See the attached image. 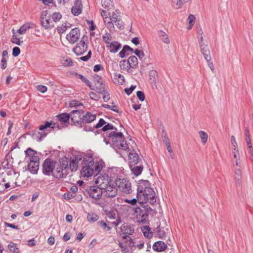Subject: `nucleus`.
Returning a JSON list of instances; mask_svg holds the SVG:
<instances>
[{
	"mask_svg": "<svg viewBox=\"0 0 253 253\" xmlns=\"http://www.w3.org/2000/svg\"><path fill=\"white\" fill-rule=\"evenodd\" d=\"M107 137L108 143H111L114 148L120 150L122 153L128 154L129 166L138 163L137 162H142V160L134 150L136 144L133 142H132V145L127 143L122 132L113 131L109 133Z\"/></svg>",
	"mask_w": 253,
	"mask_h": 253,
	"instance_id": "obj_1",
	"label": "nucleus"
},
{
	"mask_svg": "<svg viewBox=\"0 0 253 253\" xmlns=\"http://www.w3.org/2000/svg\"><path fill=\"white\" fill-rule=\"evenodd\" d=\"M100 10L104 23L110 32H113L115 31L114 25L120 29L124 28V24L122 20L121 13L119 10H115L111 14L108 13L107 10Z\"/></svg>",
	"mask_w": 253,
	"mask_h": 253,
	"instance_id": "obj_2",
	"label": "nucleus"
},
{
	"mask_svg": "<svg viewBox=\"0 0 253 253\" xmlns=\"http://www.w3.org/2000/svg\"><path fill=\"white\" fill-rule=\"evenodd\" d=\"M149 186L150 183L148 180H143L138 183L137 194L140 203L149 202L150 204H154L156 202L155 192Z\"/></svg>",
	"mask_w": 253,
	"mask_h": 253,
	"instance_id": "obj_3",
	"label": "nucleus"
},
{
	"mask_svg": "<svg viewBox=\"0 0 253 253\" xmlns=\"http://www.w3.org/2000/svg\"><path fill=\"white\" fill-rule=\"evenodd\" d=\"M103 167L102 163L96 162L94 163L90 157L84 158L83 166L81 170L82 175L89 177L95 174L96 175L101 171Z\"/></svg>",
	"mask_w": 253,
	"mask_h": 253,
	"instance_id": "obj_4",
	"label": "nucleus"
},
{
	"mask_svg": "<svg viewBox=\"0 0 253 253\" xmlns=\"http://www.w3.org/2000/svg\"><path fill=\"white\" fill-rule=\"evenodd\" d=\"M70 117V115L66 113L58 115L57 116L58 119V122L54 123L53 122H46L44 125L40 126V129L41 130H42L47 127L52 128L53 129L58 128L60 129L68 126Z\"/></svg>",
	"mask_w": 253,
	"mask_h": 253,
	"instance_id": "obj_5",
	"label": "nucleus"
},
{
	"mask_svg": "<svg viewBox=\"0 0 253 253\" xmlns=\"http://www.w3.org/2000/svg\"><path fill=\"white\" fill-rule=\"evenodd\" d=\"M55 169L52 173V175L57 178H61L67 175L69 169V161L66 157L62 159L60 164L55 165Z\"/></svg>",
	"mask_w": 253,
	"mask_h": 253,
	"instance_id": "obj_6",
	"label": "nucleus"
},
{
	"mask_svg": "<svg viewBox=\"0 0 253 253\" xmlns=\"http://www.w3.org/2000/svg\"><path fill=\"white\" fill-rule=\"evenodd\" d=\"M115 184L124 193L129 194L131 192V185L129 181L126 178H117Z\"/></svg>",
	"mask_w": 253,
	"mask_h": 253,
	"instance_id": "obj_7",
	"label": "nucleus"
},
{
	"mask_svg": "<svg viewBox=\"0 0 253 253\" xmlns=\"http://www.w3.org/2000/svg\"><path fill=\"white\" fill-rule=\"evenodd\" d=\"M55 165H56V162L54 160L49 158L45 159L42 165L43 173L45 175H50L53 173Z\"/></svg>",
	"mask_w": 253,
	"mask_h": 253,
	"instance_id": "obj_8",
	"label": "nucleus"
},
{
	"mask_svg": "<svg viewBox=\"0 0 253 253\" xmlns=\"http://www.w3.org/2000/svg\"><path fill=\"white\" fill-rule=\"evenodd\" d=\"M83 114L84 112L82 110H74L71 112V120L76 126H83Z\"/></svg>",
	"mask_w": 253,
	"mask_h": 253,
	"instance_id": "obj_9",
	"label": "nucleus"
},
{
	"mask_svg": "<svg viewBox=\"0 0 253 253\" xmlns=\"http://www.w3.org/2000/svg\"><path fill=\"white\" fill-rule=\"evenodd\" d=\"M47 11H43L42 12L41 18V24L42 26L45 29H50L54 26L53 22L51 20L50 17L47 16Z\"/></svg>",
	"mask_w": 253,
	"mask_h": 253,
	"instance_id": "obj_10",
	"label": "nucleus"
},
{
	"mask_svg": "<svg viewBox=\"0 0 253 253\" xmlns=\"http://www.w3.org/2000/svg\"><path fill=\"white\" fill-rule=\"evenodd\" d=\"M89 197L95 200L99 199L103 192V189L99 186H91L87 190Z\"/></svg>",
	"mask_w": 253,
	"mask_h": 253,
	"instance_id": "obj_11",
	"label": "nucleus"
},
{
	"mask_svg": "<svg viewBox=\"0 0 253 253\" xmlns=\"http://www.w3.org/2000/svg\"><path fill=\"white\" fill-rule=\"evenodd\" d=\"M117 187L116 184L114 185L113 183H110L105 187L103 190H104L103 192L105 196L110 198L116 196L118 194V188Z\"/></svg>",
	"mask_w": 253,
	"mask_h": 253,
	"instance_id": "obj_12",
	"label": "nucleus"
},
{
	"mask_svg": "<svg viewBox=\"0 0 253 253\" xmlns=\"http://www.w3.org/2000/svg\"><path fill=\"white\" fill-rule=\"evenodd\" d=\"M95 182L98 185V186L102 189L104 188L105 187L111 183L109 177L106 174L103 175L100 174L96 178Z\"/></svg>",
	"mask_w": 253,
	"mask_h": 253,
	"instance_id": "obj_13",
	"label": "nucleus"
},
{
	"mask_svg": "<svg viewBox=\"0 0 253 253\" xmlns=\"http://www.w3.org/2000/svg\"><path fill=\"white\" fill-rule=\"evenodd\" d=\"M80 37V30L76 28L71 30L70 33L67 35L66 39L71 43H74Z\"/></svg>",
	"mask_w": 253,
	"mask_h": 253,
	"instance_id": "obj_14",
	"label": "nucleus"
},
{
	"mask_svg": "<svg viewBox=\"0 0 253 253\" xmlns=\"http://www.w3.org/2000/svg\"><path fill=\"white\" fill-rule=\"evenodd\" d=\"M84 37L80 42L78 43L73 48L74 52L77 55L83 54L87 49V44L84 40Z\"/></svg>",
	"mask_w": 253,
	"mask_h": 253,
	"instance_id": "obj_15",
	"label": "nucleus"
},
{
	"mask_svg": "<svg viewBox=\"0 0 253 253\" xmlns=\"http://www.w3.org/2000/svg\"><path fill=\"white\" fill-rule=\"evenodd\" d=\"M39 157H34L30 160L28 165L29 170L33 173H36L39 168Z\"/></svg>",
	"mask_w": 253,
	"mask_h": 253,
	"instance_id": "obj_16",
	"label": "nucleus"
},
{
	"mask_svg": "<svg viewBox=\"0 0 253 253\" xmlns=\"http://www.w3.org/2000/svg\"><path fill=\"white\" fill-rule=\"evenodd\" d=\"M93 81L97 91L101 94L105 93V84H103L101 78L98 75H94Z\"/></svg>",
	"mask_w": 253,
	"mask_h": 253,
	"instance_id": "obj_17",
	"label": "nucleus"
},
{
	"mask_svg": "<svg viewBox=\"0 0 253 253\" xmlns=\"http://www.w3.org/2000/svg\"><path fill=\"white\" fill-rule=\"evenodd\" d=\"M121 231L123 235V238L126 239L129 235H132L133 233L134 229L133 226L124 223L121 226Z\"/></svg>",
	"mask_w": 253,
	"mask_h": 253,
	"instance_id": "obj_18",
	"label": "nucleus"
},
{
	"mask_svg": "<svg viewBox=\"0 0 253 253\" xmlns=\"http://www.w3.org/2000/svg\"><path fill=\"white\" fill-rule=\"evenodd\" d=\"M137 163L135 165H131L129 166L132 173L136 176L140 175L143 169L142 162H137Z\"/></svg>",
	"mask_w": 253,
	"mask_h": 253,
	"instance_id": "obj_19",
	"label": "nucleus"
},
{
	"mask_svg": "<svg viewBox=\"0 0 253 253\" xmlns=\"http://www.w3.org/2000/svg\"><path fill=\"white\" fill-rule=\"evenodd\" d=\"M82 10V2L80 0H76L74 2V5L71 9L72 13L74 15H79Z\"/></svg>",
	"mask_w": 253,
	"mask_h": 253,
	"instance_id": "obj_20",
	"label": "nucleus"
},
{
	"mask_svg": "<svg viewBox=\"0 0 253 253\" xmlns=\"http://www.w3.org/2000/svg\"><path fill=\"white\" fill-rule=\"evenodd\" d=\"M46 128L44 129L41 131L35 130L33 131L32 137L33 139L36 140L38 141H40L42 140V139L44 137H45L47 134V132L46 130ZM41 131V130L39 129Z\"/></svg>",
	"mask_w": 253,
	"mask_h": 253,
	"instance_id": "obj_21",
	"label": "nucleus"
},
{
	"mask_svg": "<svg viewBox=\"0 0 253 253\" xmlns=\"http://www.w3.org/2000/svg\"><path fill=\"white\" fill-rule=\"evenodd\" d=\"M106 46L110 52L115 53L121 48V44L118 42H113Z\"/></svg>",
	"mask_w": 253,
	"mask_h": 253,
	"instance_id": "obj_22",
	"label": "nucleus"
},
{
	"mask_svg": "<svg viewBox=\"0 0 253 253\" xmlns=\"http://www.w3.org/2000/svg\"><path fill=\"white\" fill-rule=\"evenodd\" d=\"M96 115L90 112H87L83 115V124L90 123L96 119Z\"/></svg>",
	"mask_w": 253,
	"mask_h": 253,
	"instance_id": "obj_23",
	"label": "nucleus"
},
{
	"mask_svg": "<svg viewBox=\"0 0 253 253\" xmlns=\"http://www.w3.org/2000/svg\"><path fill=\"white\" fill-rule=\"evenodd\" d=\"M167 244L163 241H158L154 243L153 249L157 252H162L166 249Z\"/></svg>",
	"mask_w": 253,
	"mask_h": 253,
	"instance_id": "obj_24",
	"label": "nucleus"
},
{
	"mask_svg": "<svg viewBox=\"0 0 253 253\" xmlns=\"http://www.w3.org/2000/svg\"><path fill=\"white\" fill-rule=\"evenodd\" d=\"M82 160V158L80 156H76L75 158L71 160L70 165L69 168L71 171H76L77 169L78 163Z\"/></svg>",
	"mask_w": 253,
	"mask_h": 253,
	"instance_id": "obj_25",
	"label": "nucleus"
},
{
	"mask_svg": "<svg viewBox=\"0 0 253 253\" xmlns=\"http://www.w3.org/2000/svg\"><path fill=\"white\" fill-rule=\"evenodd\" d=\"M200 50L205 60L207 61H211V58L208 46L202 45V47L200 48Z\"/></svg>",
	"mask_w": 253,
	"mask_h": 253,
	"instance_id": "obj_26",
	"label": "nucleus"
},
{
	"mask_svg": "<svg viewBox=\"0 0 253 253\" xmlns=\"http://www.w3.org/2000/svg\"><path fill=\"white\" fill-rule=\"evenodd\" d=\"M156 231L157 233V236L160 238L163 239L166 237L167 233L168 231V228L167 227H161L159 225L156 228Z\"/></svg>",
	"mask_w": 253,
	"mask_h": 253,
	"instance_id": "obj_27",
	"label": "nucleus"
},
{
	"mask_svg": "<svg viewBox=\"0 0 253 253\" xmlns=\"http://www.w3.org/2000/svg\"><path fill=\"white\" fill-rule=\"evenodd\" d=\"M34 26L35 25L32 23H26L20 28L17 32L21 35H23L28 30L34 28Z\"/></svg>",
	"mask_w": 253,
	"mask_h": 253,
	"instance_id": "obj_28",
	"label": "nucleus"
},
{
	"mask_svg": "<svg viewBox=\"0 0 253 253\" xmlns=\"http://www.w3.org/2000/svg\"><path fill=\"white\" fill-rule=\"evenodd\" d=\"M232 152L234 158L235 159L234 166L236 168H241V161L239 150H237V151H235V150H232Z\"/></svg>",
	"mask_w": 253,
	"mask_h": 253,
	"instance_id": "obj_29",
	"label": "nucleus"
},
{
	"mask_svg": "<svg viewBox=\"0 0 253 253\" xmlns=\"http://www.w3.org/2000/svg\"><path fill=\"white\" fill-rule=\"evenodd\" d=\"M113 81L115 84H123L125 82V79L122 75L115 74L114 76Z\"/></svg>",
	"mask_w": 253,
	"mask_h": 253,
	"instance_id": "obj_30",
	"label": "nucleus"
},
{
	"mask_svg": "<svg viewBox=\"0 0 253 253\" xmlns=\"http://www.w3.org/2000/svg\"><path fill=\"white\" fill-rule=\"evenodd\" d=\"M189 0H171L173 7L176 9L180 8L184 3Z\"/></svg>",
	"mask_w": 253,
	"mask_h": 253,
	"instance_id": "obj_31",
	"label": "nucleus"
},
{
	"mask_svg": "<svg viewBox=\"0 0 253 253\" xmlns=\"http://www.w3.org/2000/svg\"><path fill=\"white\" fill-rule=\"evenodd\" d=\"M127 61L129 63V66L132 69L136 68L138 65L137 58L134 55L130 56Z\"/></svg>",
	"mask_w": 253,
	"mask_h": 253,
	"instance_id": "obj_32",
	"label": "nucleus"
},
{
	"mask_svg": "<svg viewBox=\"0 0 253 253\" xmlns=\"http://www.w3.org/2000/svg\"><path fill=\"white\" fill-rule=\"evenodd\" d=\"M25 154L26 157L28 158L29 161L32 160V158H34V157H38L37 156V152L31 148L27 149V150L25 151Z\"/></svg>",
	"mask_w": 253,
	"mask_h": 253,
	"instance_id": "obj_33",
	"label": "nucleus"
},
{
	"mask_svg": "<svg viewBox=\"0 0 253 253\" xmlns=\"http://www.w3.org/2000/svg\"><path fill=\"white\" fill-rule=\"evenodd\" d=\"M141 231L145 237L151 238L152 237V233L150 231V228L149 226H144L141 228Z\"/></svg>",
	"mask_w": 253,
	"mask_h": 253,
	"instance_id": "obj_34",
	"label": "nucleus"
},
{
	"mask_svg": "<svg viewBox=\"0 0 253 253\" xmlns=\"http://www.w3.org/2000/svg\"><path fill=\"white\" fill-rule=\"evenodd\" d=\"M102 6L107 9H110L113 7V1L112 0H101Z\"/></svg>",
	"mask_w": 253,
	"mask_h": 253,
	"instance_id": "obj_35",
	"label": "nucleus"
},
{
	"mask_svg": "<svg viewBox=\"0 0 253 253\" xmlns=\"http://www.w3.org/2000/svg\"><path fill=\"white\" fill-rule=\"evenodd\" d=\"M129 63L128 61L125 60H122L120 62V66L122 70L128 72V71L131 68L128 65Z\"/></svg>",
	"mask_w": 253,
	"mask_h": 253,
	"instance_id": "obj_36",
	"label": "nucleus"
},
{
	"mask_svg": "<svg viewBox=\"0 0 253 253\" xmlns=\"http://www.w3.org/2000/svg\"><path fill=\"white\" fill-rule=\"evenodd\" d=\"M199 134L201 138L202 143L203 145H205L208 141V134L206 132L201 130L199 132Z\"/></svg>",
	"mask_w": 253,
	"mask_h": 253,
	"instance_id": "obj_37",
	"label": "nucleus"
},
{
	"mask_svg": "<svg viewBox=\"0 0 253 253\" xmlns=\"http://www.w3.org/2000/svg\"><path fill=\"white\" fill-rule=\"evenodd\" d=\"M159 35L161 40L166 43L169 44L170 42L169 40L167 34L163 31L159 32Z\"/></svg>",
	"mask_w": 253,
	"mask_h": 253,
	"instance_id": "obj_38",
	"label": "nucleus"
},
{
	"mask_svg": "<svg viewBox=\"0 0 253 253\" xmlns=\"http://www.w3.org/2000/svg\"><path fill=\"white\" fill-rule=\"evenodd\" d=\"M61 63L64 66H71L73 65L72 59L68 57H63L61 59Z\"/></svg>",
	"mask_w": 253,
	"mask_h": 253,
	"instance_id": "obj_39",
	"label": "nucleus"
},
{
	"mask_svg": "<svg viewBox=\"0 0 253 253\" xmlns=\"http://www.w3.org/2000/svg\"><path fill=\"white\" fill-rule=\"evenodd\" d=\"M12 32L13 33V36L11 38V41L12 43H14L17 45H20L23 42H21L16 35L15 31L14 29L12 30Z\"/></svg>",
	"mask_w": 253,
	"mask_h": 253,
	"instance_id": "obj_40",
	"label": "nucleus"
},
{
	"mask_svg": "<svg viewBox=\"0 0 253 253\" xmlns=\"http://www.w3.org/2000/svg\"><path fill=\"white\" fill-rule=\"evenodd\" d=\"M8 159L10 160L9 156H6L4 160L2 163V166L4 169H9L12 167L11 164L9 162Z\"/></svg>",
	"mask_w": 253,
	"mask_h": 253,
	"instance_id": "obj_41",
	"label": "nucleus"
},
{
	"mask_svg": "<svg viewBox=\"0 0 253 253\" xmlns=\"http://www.w3.org/2000/svg\"><path fill=\"white\" fill-rule=\"evenodd\" d=\"M124 201L126 203H128L129 204H130L132 206L135 205L137 202L140 203L139 198H138V195L137 194V196H136V198H133V199H131V200H129V199H125L124 200Z\"/></svg>",
	"mask_w": 253,
	"mask_h": 253,
	"instance_id": "obj_42",
	"label": "nucleus"
},
{
	"mask_svg": "<svg viewBox=\"0 0 253 253\" xmlns=\"http://www.w3.org/2000/svg\"><path fill=\"white\" fill-rule=\"evenodd\" d=\"M8 248L10 252L13 253H19V249L17 248L16 244L13 242L10 243L8 245Z\"/></svg>",
	"mask_w": 253,
	"mask_h": 253,
	"instance_id": "obj_43",
	"label": "nucleus"
},
{
	"mask_svg": "<svg viewBox=\"0 0 253 253\" xmlns=\"http://www.w3.org/2000/svg\"><path fill=\"white\" fill-rule=\"evenodd\" d=\"M50 17L53 20V22H57L62 18V15L59 12H54L51 16Z\"/></svg>",
	"mask_w": 253,
	"mask_h": 253,
	"instance_id": "obj_44",
	"label": "nucleus"
},
{
	"mask_svg": "<svg viewBox=\"0 0 253 253\" xmlns=\"http://www.w3.org/2000/svg\"><path fill=\"white\" fill-rule=\"evenodd\" d=\"M78 78L80 79L83 82H84L91 89H94L91 85V83L84 77L82 75H77Z\"/></svg>",
	"mask_w": 253,
	"mask_h": 253,
	"instance_id": "obj_45",
	"label": "nucleus"
},
{
	"mask_svg": "<svg viewBox=\"0 0 253 253\" xmlns=\"http://www.w3.org/2000/svg\"><path fill=\"white\" fill-rule=\"evenodd\" d=\"M231 143L232 150H235V151H237V150H239L238 147V144L235 139V137L233 135H232L231 136Z\"/></svg>",
	"mask_w": 253,
	"mask_h": 253,
	"instance_id": "obj_46",
	"label": "nucleus"
},
{
	"mask_svg": "<svg viewBox=\"0 0 253 253\" xmlns=\"http://www.w3.org/2000/svg\"><path fill=\"white\" fill-rule=\"evenodd\" d=\"M112 37L110 34L106 33L102 36L103 41L108 45L111 41Z\"/></svg>",
	"mask_w": 253,
	"mask_h": 253,
	"instance_id": "obj_47",
	"label": "nucleus"
},
{
	"mask_svg": "<svg viewBox=\"0 0 253 253\" xmlns=\"http://www.w3.org/2000/svg\"><path fill=\"white\" fill-rule=\"evenodd\" d=\"M87 219L89 221L94 222L98 220V216L96 214L90 213L88 214Z\"/></svg>",
	"mask_w": 253,
	"mask_h": 253,
	"instance_id": "obj_48",
	"label": "nucleus"
},
{
	"mask_svg": "<svg viewBox=\"0 0 253 253\" xmlns=\"http://www.w3.org/2000/svg\"><path fill=\"white\" fill-rule=\"evenodd\" d=\"M195 20V17L193 15L190 14L188 16V21L189 24V26L187 28V29L188 30L191 29L192 28V27L194 25Z\"/></svg>",
	"mask_w": 253,
	"mask_h": 253,
	"instance_id": "obj_49",
	"label": "nucleus"
},
{
	"mask_svg": "<svg viewBox=\"0 0 253 253\" xmlns=\"http://www.w3.org/2000/svg\"><path fill=\"white\" fill-rule=\"evenodd\" d=\"M245 136H246V141L248 145L252 144H251V140L250 138V132L248 127H246L245 128Z\"/></svg>",
	"mask_w": 253,
	"mask_h": 253,
	"instance_id": "obj_50",
	"label": "nucleus"
},
{
	"mask_svg": "<svg viewBox=\"0 0 253 253\" xmlns=\"http://www.w3.org/2000/svg\"><path fill=\"white\" fill-rule=\"evenodd\" d=\"M102 106L104 108L110 109L114 112L119 113V110L117 109V106L114 105L113 103H112V105L103 104Z\"/></svg>",
	"mask_w": 253,
	"mask_h": 253,
	"instance_id": "obj_51",
	"label": "nucleus"
},
{
	"mask_svg": "<svg viewBox=\"0 0 253 253\" xmlns=\"http://www.w3.org/2000/svg\"><path fill=\"white\" fill-rule=\"evenodd\" d=\"M106 124V122L103 119H100L99 121V122L96 124L95 126H94L93 128H99L103 126Z\"/></svg>",
	"mask_w": 253,
	"mask_h": 253,
	"instance_id": "obj_52",
	"label": "nucleus"
},
{
	"mask_svg": "<svg viewBox=\"0 0 253 253\" xmlns=\"http://www.w3.org/2000/svg\"><path fill=\"white\" fill-rule=\"evenodd\" d=\"M240 168H236L237 169L235 171V179L238 181H240L241 178V171L240 169Z\"/></svg>",
	"mask_w": 253,
	"mask_h": 253,
	"instance_id": "obj_53",
	"label": "nucleus"
},
{
	"mask_svg": "<svg viewBox=\"0 0 253 253\" xmlns=\"http://www.w3.org/2000/svg\"><path fill=\"white\" fill-rule=\"evenodd\" d=\"M112 129H114V126L112 125H111L110 124H106L103 126V127H102V130L103 131H106L108 130H112Z\"/></svg>",
	"mask_w": 253,
	"mask_h": 253,
	"instance_id": "obj_54",
	"label": "nucleus"
},
{
	"mask_svg": "<svg viewBox=\"0 0 253 253\" xmlns=\"http://www.w3.org/2000/svg\"><path fill=\"white\" fill-rule=\"evenodd\" d=\"M91 55V51L89 50L86 56H82L80 57V60L84 61H87L90 57Z\"/></svg>",
	"mask_w": 253,
	"mask_h": 253,
	"instance_id": "obj_55",
	"label": "nucleus"
},
{
	"mask_svg": "<svg viewBox=\"0 0 253 253\" xmlns=\"http://www.w3.org/2000/svg\"><path fill=\"white\" fill-rule=\"evenodd\" d=\"M20 53V49L18 47H14L12 50V55L14 57L17 56Z\"/></svg>",
	"mask_w": 253,
	"mask_h": 253,
	"instance_id": "obj_56",
	"label": "nucleus"
},
{
	"mask_svg": "<svg viewBox=\"0 0 253 253\" xmlns=\"http://www.w3.org/2000/svg\"><path fill=\"white\" fill-rule=\"evenodd\" d=\"M137 96L138 97V98H139V99L141 101H143L145 99V95L144 94V93L141 91H138L137 92Z\"/></svg>",
	"mask_w": 253,
	"mask_h": 253,
	"instance_id": "obj_57",
	"label": "nucleus"
},
{
	"mask_svg": "<svg viewBox=\"0 0 253 253\" xmlns=\"http://www.w3.org/2000/svg\"><path fill=\"white\" fill-rule=\"evenodd\" d=\"M80 105H82L77 100H72L70 102V106L73 107H78Z\"/></svg>",
	"mask_w": 253,
	"mask_h": 253,
	"instance_id": "obj_58",
	"label": "nucleus"
},
{
	"mask_svg": "<svg viewBox=\"0 0 253 253\" xmlns=\"http://www.w3.org/2000/svg\"><path fill=\"white\" fill-rule=\"evenodd\" d=\"M134 52L135 54L136 55L140 58H142L144 55L143 51L140 50L138 49H136Z\"/></svg>",
	"mask_w": 253,
	"mask_h": 253,
	"instance_id": "obj_59",
	"label": "nucleus"
},
{
	"mask_svg": "<svg viewBox=\"0 0 253 253\" xmlns=\"http://www.w3.org/2000/svg\"><path fill=\"white\" fill-rule=\"evenodd\" d=\"M37 89L42 93H44L47 90V87L44 85H39L37 86Z\"/></svg>",
	"mask_w": 253,
	"mask_h": 253,
	"instance_id": "obj_60",
	"label": "nucleus"
},
{
	"mask_svg": "<svg viewBox=\"0 0 253 253\" xmlns=\"http://www.w3.org/2000/svg\"><path fill=\"white\" fill-rule=\"evenodd\" d=\"M57 30L59 34H61L64 33L67 30V29L65 27L64 25L63 24L61 26L58 27Z\"/></svg>",
	"mask_w": 253,
	"mask_h": 253,
	"instance_id": "obj_61",
	"label": "nucleus"
},
{
	"mask_svg": "<svg viewBox=\"0 0 253 253\" xmlns=\"http://www.w3.org/2000/svg\"><path fill=\"white\" fill-rule=\"evenodd\" d=\"M135 87H136L135 85H134V86L131 85L129 88H126L125 89V92L127 94L129 95L134 90V89H135Z\"/></svg>",
	"mask_w": 253,
	"mask_h": 253,
	"instance_id": "obj_62",
	"label": "nucleus"
},
{
	"mask_svg": "<svg viewBox=\"0 0 253 253\" xmlns=\"http://www.w3.org/2000/svg\"><path fill=\"white\" fill-rule=\"evenodd\" d=\"M126 49L125 47V46L123 47V48L122 49V50L119 53V56L121 58L125 57L126 55H128L127 53H126Z\"/></svg>",
	"mask_w": 253,
	"mask_h": 253,
	"instance_id": "obj_63",
	"label": "nucleus"
},
{
	"mask_svg": "<svg viewBox=\"0 0 253 253\" xmlns=\"http://www.w3.org/2000/svg\"><path fill=\"white\" fill-rule=\"evenodd\" d=\"M247 146L249 149V153L251 155L250 159L252 161H253V147L252 144L248 145Z\"/></svg>",
	"mask_w": 253,
	"mask_h": 253,
	"instance_id": "obj_64",
	"label": "nucleus"
}]
</instances>
